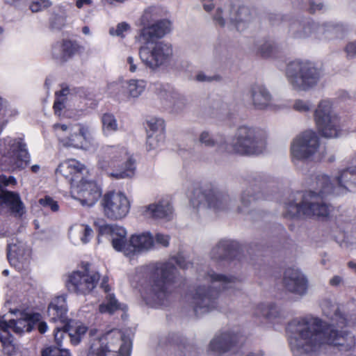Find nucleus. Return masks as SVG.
I'll use <instances>...</instances> for the list:
<instances>
[{"mask_svg": "<svg viewBox=\"0 0 356 356\" xmlns=\"http://www.w3.org/2000/svg\"><path fill=\"white\" fill-rule=\"evenodd\" d=\"M334 183L346 191H356V165L341 170L334 176Z\"/></svg>", "mask_w": 356, "mask_h": 356, "instance_id": "33", "label": "nucleus"}, {"mask_svg": "<svg viewBox=\"0 0 356 356\" xmlns=\"http://www.w3.org/2000/svg\"><path fill=\"white\" fill-rule=\"evenodd\" d=\"M39 204L45 209H50L52 212H57L59 210V205L57 201L50 196H45L39 200Z\"/></svg>", "mask_w": 356, "mask_h": 356, "instance_id": "48", "label": "nucleus"}, {"mask_svg": "<svg viewBox=\"0 0 356 356\" xmlns=\"http://www.w3.org/2000/svg\"><path fill=\"white\" fill-rule=\"evenodd\" d=\"M96 330H90L91 337L87 356H129L131 341L118 330H112L95 338Z\"/></svg>", "mask_w": 356, "mask_h": 356, "instance_id": "8", "label": "nucleus"}, {"mask_svg": "<svg viewBox=\"0 0 356 356\" xmlns=\"http://www.w3.org/2000/svg\"><path fill=\"white\" fill-rule=\"evenodd\" d=\"M53 129L60 144L65 147L89 152H95L98 147L94 138L95 130L89 123H57L54 124Z\"/></svg>", "mask_w": 356, "mask_h": 356, "instance_id": "5", "label": "nucleus"}, {"mask_svg": "<svg viewBox=\"0 0 356 356\" xmlns=\"http://www.w3.org/2000/svg\"><path fill=\"white\" fill-rule=\"evenodd\" d=\"M52 5L50 0H31L29 3V9L33 13L41 12Z\"/></svg>", "mask_w": 356, "mask_h": 356, "instance_id": "47", "label": "nucleus"}, {"mask_svg": "<svg viewBox=\"0 0 356 356\" xmlns=\"http://www.w3.org/2000/svg\"><path fill=\"white\" fill-rule=\"evenodd\" d=\"M41 319H42V316H40V321L34 323L33 327L37 326V327L40 333H44L47 330L48 326H47V323L45 322L41 321Z\"/></svg>", "mask_w": 356, "mask_h": 356, "instance_id": "58", "label": "nucleus"}, {"mask_svg": "<svg viewBox=\"0 0 356 356\" xmlns=\"http://www.w3.org/2000/svg\"><path fill=\"white\" fill-rule=\"evenodd\" d=\"M99 279V273L90 269L88 265H86L68 275L66 286L72 293L86 296L95 289Z\"/></svg>", "mask_w": 356, "mask_h": 356, "instance_id": "16", "label": "nucleus"}, {"mask_svg": "<svg viewBox=\"0 0 356 356\" xmlns=\"http://www.w3.org/2000/svg\"><path fill=\"white\" fill-rule=\"evenodd\" d=\"M345 56L348 60L356 58V40L348 41L343 47Z\"/></svg>", "mask_w": 356, "mask_h": 356, "instance_id": "51", "label": "nucleus"}, {"mask_svg": "<svg viewBox=\"0 0 356 356\" xmlns=\"http://www.w3.org/2000/svg\"><path fill=\"white\" fill-rule=\"evenodd\" d=\"M312 107L311 102L300 99H296L293 104V108L295 111L302 113L310 111Z\"/></svg>", "mask_w": 356, "mask_h": 356, "instance_id": "49", "label": "nucleus"}, {"mask_svg": "<svg viewBox=\"0 0 356 356\" xmlns=\"http://www.w3.org/2000/svg\"><path fill=\"white\" fill-rule=\"evenodd\" d=\"M330 284L333 286H339L342 282V277L339 275H335L330 280Z\"/></svg>", "mask_w": 356, "mask_h": 356, "instance_id": "60", "label": "nucleus"}, {"mask_svg": "<svg viewBox=\"0 0 356 356\" xmlns=\"http://www.w3.org/2000/svg\"><path fill=\"white\" fill-rule=\"evenodd\" d=\"M289 31L291 35L298 39L313 38L320 40H329L338 38L345 31L342 24L326 22L319 24L311 19H305L293 22Z\"/></svg>", "mask_w": 356, "mask_h": 356, "instance_id": "11", "label": "nucleus"}, {"mask_svg": "<svg viewBox=\"0 0 356 356\" xmlns=\"http://www.w3.org/2000/svg\"><path fill=\"white\" fill-rule=\"evenodd\" d=\"M232 145L234 150L238 154H259L266 147V136L261 129L242 125L237 129Z\"/></svg>", "mask_w": 356, "mask_h": 356, "instance_id": "12", "label": "nucleus"}, {"mask_svg": "<svg viewBox=\"0 0 356 356\" xmlns=\"http://www.w3.org/2000/svg\"><path fill=\"white\" fill-rule=\"evenodd\" d=\"M8 107L7 102L0 97V111L6 109Z\"/></svg>", "mask_w": 356, "mask_h": 356, "instance_id": "63", "label": "nucleus"}, {"mask_svg": "<svg viewBox=\"0 0 356 356\" xmlns=\"http://www.w3.org/2000/svg\"><path fill=\"white\" fill-rule=\"evenodd\" d=\"M165 135L147 134L146 149L147 151L156 150L163 144Z\"/></svg>", "mask_w": 356, "mask_h": 356, "instance_id": "46", "label": "nucleus"}, {"mask_svg": "<svg viewBox=\"0 0 356 356\" xmlns=\"http://www.w3.org/2000/svg\"><path fill=\"white\" fill-rule=\"evenodd\" d=\"M147 218L170 220L173 216V208L168 199L163 198L143 208Z\"/></svg>", "mask_w": 356, "mask_h": 356, "instance_id": "26", "label": "nucleus"}, {"mask_svg": "<svg viewBox=\"0 0 356 356\" xmlns=\"http://www.w3.org/2000/svg\"><path fill=\"white\" fill-rule=\"evenodd\" d=\"M254 200L255 197L252 195V193L250 190L244 191L241 197V205L238 206V211L241 213H248L250 208Z\"/></svg>", "mask_w": 356, "mask_h": 356, "instance_id": "44", "label": "nucleus"}, {"mask_svg": "<svg viewBox=\"0 0 356 356\" xmlns=\"http://www.w3.org/2000/svg\"><path fill=\"white\" fill-rule=\"evenodd\" d=\"M61 327L58 325L54 328V339L58 347H48L45 348L42 356H71L68 349L61 348L63 341L68 337L67 331V323L60 324Z\"/></svg>", "mask_w": 356, "mask_h": 356, "instance_id": "31", "label": "nucleus"}, {"mask_svg": "<svg viewBox=\"0 0 356 356\" xmlns=\"http://www.w3.org/2000/svg\"><path fill=\"white\" fill-rule=\"evenodd\" d=\"M70 193L74 199L78 200L83 206L87 207L93 206L102 195L99 186L86 178L81 179L76 184H73Z\"/></svg>", "mask_w": 356, "mask_h": 356, "instance_id": "20", "label": "nucleus"}, {"mask_svg": "<svg viewBox=\"0 0 356 356\" xmlns=\"http://www.w3.org/2000/svg\"><path fill=\"white\" fill-rule=\"evenodd\" d=\"M200 142L209 147H215L219 152L227 149L225 139L222 137L214 138L208 131H202L199 138Z\"/></svg>", "mask_w": 356, "mask_h": 356, "instance_id": "38", "label": "nucleus"}, {"mask_svg": "<svg viewBox=\"0 0 356 356\" xmlns=\"http://www.w3.org/2000/svg\"><path fill=\"white\" fill-rule=\"evenodd\" d=\"M285 74L291 88L296 91H308L317 86L321 78V72L315 65L306 60L290 61Z\"/></svg>", "mask_w": 356, "mask_h": 356, "instance_id": "9", "label": "nucleus"}, {"mask_svg": "<svg viewBox=\"0 0 356 356\" xmlns=\"http://www.w3.org/2000/svg\"><path fill=\"white\" fill-rule=\"evenodd\" d=\"M88 172L86 165L75 159H67L60 163L56 168V173L63 175L71 184H77Z\"/></svg>", "mask_w": 356, "mask_h": 356, "instance_id": "23", "label": "nucleus"}, {"mask_svg": "<svg viewBox=\"0 0 356 356\" xmlns=\"http://www.w3.org/2000/svg\"><path fill=\"white\" fill-rule=\"evenodd\" d=\"M241 337L238 333L228 330L216 335L210 342V350L221 354L232 350L239 342Z\"/></svg>", "mask_w": 356, "mask_h": 356, "instance_id": "25", "label": "nucleus"}, {"mask_svg": "<svg viewBox=\"0 0 356 356\" xmlns=\"http://www.w3.org/2000/svg\"><path fill=\"white\" fill-rule=\"evenodd\" d=\"M190 201L194 207L202 206L215 211L228 209L232 203V198L227 194L213 189L202 191L201 188H195L193 191Z\"/></svg>", "mask_w": 356, "mask_h": 356, "instance_id": "18", "label": "nucleus"}, {"mask_svg": "<svg viewBox=\"0 0 356 356\" xmlns=\"http://www.w3.org/2000/svg\"><path fill=\"white\" fill-rule=\"evenodd\" d=\"M154 237V245L156 243L163 246L167 247L169 245L170 237L168 235H165L163 234H156Z\"/></svg>", "mask_w": 356, "mask_h": 356, "instance_id": "54", "label": "nucleus"}, {"mask_svg": "<svg viewBox=\"0 0 356 356\" xmlns=\"http://www.w3.org/2000/svg\"><path fill=\"white\" fill-rule=\"evenodd\" d=\"M156 93L161 104L172 114L182 113L187 108L186 98L168 85H156Z\"/></svg>", "mask_w": 356, "mask_h": 356, "instance_id": "19", "label": "nucleus"}, {"mask_svg": "<svg viewBox=\"0 0 356 356\" xmlns=\"http://www.w3.org/2000/svg\"><path fill=\"white\" fill-rule=\"evenodd\" d=\"M97 165L117 179L131 178L136 171L135 160L127 148L121 145L104 147L98 156Z\"/></svg>", "mask_w": 356, "mask_h": 356, "instance_id": "6", "label": "nucleus"}, {"mask_svg": "<svg viewBox=\"0 0 356 356\" xmlns=\"http://www.w3.org/2000/svg\"><path fill=\"white\" fill-rule=\"evenodd\" d=\"M127 65L128 66V70L130 72L135 73L138 72V62L137 60L134 58L133 56L127 57Z\"/></svg>", "mask_w": 356, "mask_h": 356, "instance_id": "55", "label": "nucleus"}, {"mask_svg": "<svg viewBox=\"0 0 356 356\" xmlns=\"http://www.w3.org/2000/svg\"><path fill=\"white\" fill-rule=\"evenodd\" d=\"M324 148L320 139L312 130H306L297 135L291 144V155L293 162L309 159H320L323 156Z\"/></svg>", "mask_w": 356, "mask_h": 356, "instance_id": "14", "label": "nucleus"}, {"mask_svg": "<svg viewBox=\"0 0 356 356\" xmlns=\"http://www.w3.org/2000/svg\"><path fill=\"white\" fill-rule=\"evenodd\" d=\"M176 263L180 268L183 269L188 268L191 266V264L186 261V259L181 256H178L176 258Z\"/></svg>", "mask_w": 356, "mask_h": 356, "instance_id": "57", "label": "nucleus"}, {"mask_svg": "<svg viewBox=\"0 0 356 356\" xmlns=\"http://www.w3.org/2000/svg\"><path fill=\"white\" fill-rule=\"evenodd\" d=\"M250 10L245 6L240 7L237 10L231 14L228 18L227 13L218 8L213 17L215 23L220 26H225L227 23H230L239 31H243L248 28L252 21Z\"/></svg>", "mask_w": 356, "mask_h": 356, "instance_id": "21", "label": "nucleus"}, {"mask_svg": "<svg viewBox=\"0 0 356 356\" xmlns=\"http://www.w3.org/2000/svg\"><path fill=\"white\" fill-rule=\"evenodd\" d=\"M323 6L321 3L318 2V3H314V2H311L310 3V10L312 12H316L317 10H320L323 8Z\"/></svg>", "mask_w": 356, "mask_h": 356, "instance_id": "62", "label": "nucleus"}, {"mask_svg": "<svg viewBox=\"0 0 356 356\" xmlns=\"http://www.w3.org/2000/svg\"><path fill=\"white\" fill-rule=\"evenodd\" d=\"M150 273V296L153 299L162 300L172 291L179 280L177 270L172 262L158 263L147 267Z\"/></svg>", "mask_w": 356, "mask_h": 356, "instance_id": "10", "label": "nucleus"}, {"mask_svg": "<svg viewBox=\"0 0 356 356\" xmlns=\"http://www.w3.org/2000/svg\"><path fill=\"white\" fill-rule=\"evenodd\" d=\"M219 76H207L204 72H200L195 75V80L200 82H211L213 80H218Z\"/></svg>", "mask_w": 356, "mask_h": 356, "instance_id": "56", "label": "nucleus"}, {"mask_svg": "<svg viewBox=\"0 0 356 356\" xmlns=\"http://www.w3.org/2000/svg\"><path fill=\"white\" fill-rule=\"evenodd\" d=\"M102 288L104 289V290L106 293H108L110 291V288L104 280H103V282L102 283Z\"/></svg>", "mask_w": 356, "mask_h": 356, "instance_id": "64", "label": "nucleus"}, {"mask_svg": "<svg viewBox=\"0 0 356 356\" xmlns=\"http://www.w3.org/2000/svg\"><path fill=\"white\" fill-rule=\"evenodd\" d=\"M158 10L152 7L147 9L141 17L143 29L140 30L138 40L143 43L139 49V56L144 65L156 70L167 63L172 56L170 44L158 41L170 31L171 22L168 19L157 21L149 26V22L157 17Z\"/></svg>", "mask_w": 356, "mask_h": 356, "instance_id": "2", "label": "nucleus"}, {"mask_svg": "<svg viewBox=\"0 0 356 356\" xmlns=\"http://www.w3.org/2000/svg\"><path fill=\"white\" fill-rule=\"evenodd\" d=\"M283 282L286 289L289 291L300 296L307 293V280L298 269H287L284 273Z\"/></svg>", "mask_w": 356, "mask_h": 356, "instance_id": "24", "label": "nucleus"}, {"mask_svg": "<svg viewBox=\"0 0 356 356\" xmlns=\"http://www.w3.org/2000/svg\"><path fill=\"white\" fill-rule=\"evenodd\" d=\"M129 29L130 26L127 23L121 22L117 25L116 28H111L109 33L113 36H120L123 38Z\"/></svg>", "mask_w": 356, "mask_h": 356, "instance_id": "50", "label": "nucleus"}, {"mask_svg": "<svg viewBox=\"0 0 356 356\" xmlns=\"http://www.w3.org/2000/svg\"><path fill=\"white\" fill-rule=\"evenodd\" d=\"M67 331L72 345H78L88 331V327L81 322L67 323Z\"/></svg>", "mask_w": 356, "mask_h": 356, "instance_id": "37", "label": "nucleus"}, {"mask_svg": "<svg viewBox=\"0 0 356 356\" xmlns=\"http://www.w3.org/2000/svg\"><path fill=\"white\" fill-rule=\"evenodd\" d=\"M120 305L114 296L108 293L106 298V300L102 302L99 307V311L102 314L114 313L116 310L119 309Z\"/></svg>", "mask_w": 356, "mask_h": 356, "instance_id": "42", "label": "nucleus"}, {"mask_svg": "<svg viewBox=\"0 0 356 356\" xmlns=\"http://www.w3.org/2000/svg\"><path fill=\"white\" fill-rule=\"evenodd\" d=\"M0 204L5 205L15 217H21L26 212L25 205L19 194L1 188Z\"/></svg>", "mask_w": 356, "mask_h": 356, "instance_id": "29", "label": "nucleus"}, {"mask_svg": "<svg viewBox=\"0 0 356 356\" xmlns=\"http://www.w3.org/2000/svg\"><path fill=\"white\" fill-rule=\"evenodd\" d=\"M17 184V180L13 176L7 177L4 175L0 176V193H1V188L4 189V187L8 186H15Z\"/></svg>", "mask_w": 356, "mask_h": 356, "instance_id": "53", "label": "nucleus"}, {"mask_svg": "<svg viewBox=\"0 0 356 356\" xmlns=\"http://www.w3.org/2000/svg\"><path fill=\"white\" fill-rule=\"evenodd\" d=\"M257 51L264 58H268L274 55L276 51L275 44L270 41H261L257 44Z\"/></svg>", "mask_w": 356, "mask_h": 356, "instance_id": "45", "label": "nucleus"}, {"mask_svg": "<svg viewBox=\"0 0 356 356\" xmlns=\"http://www.w3.org/2000/svg\"><path fill=\"white\" fill-rule=\"evenodd\" d=\"M69 236L74 244H86L92 238L93 230L88 225L75 224L70 227Z\"/></svg>", "mask_w": 356, "mask_h": 356, "instance_id": "35", "label": "nucleus"}, {"mask_svg": "<svg viewBox=\"0 0 356 356\" xmlns=\"http://www.w3.org/2000/svg\"><path fill=\"white\" fill-rule=\"evenodd\" d=\"M275 307L271 305L261 304L257 307V314L270 318L274 315Z\"/></svg>", "mask_w": 356, "mask_h": 356, "instance_id": "52", "label": "nucleus"}, {"mask_svg": "<svg viewBox=\"0 0 356 356\" xmlns=\"http://www.w3.org/2000/svg\"><path fill=\"white\" fill-rule=\"evenodd\" d=\"M76 50V45L72 41L63 40L52 47V55L55 59L63 62L73 56Z\"/></svg>", "mask_w": 356, "mask_h": 356, "instance_id": "36", "label": "nucleus"}, {"mask_svg": "<svg viewBox=\"0 0 356 356\" xmlns=\"http://www.w3.org/2000/svg\"><path fill=\"white\" fill-rule=\"evenodd\" d=\"M232 246L231 241L221 240L212 249L211 256L215 259H225L229 254Z\"/></svg>", "mask_w": 356, "mask_h": 356, "instance_id": "40", "label": "nucleus"}, {"mask_svg": "<svg viewBox=\"0 0 356 356\" xmlns=\"http://www.w3.org/2000/svg\"><path fill=\"white\" fill-rule=\"evenodd\" d=\"M314 120L321 134L326 138H337L340 136L339 120L332 111L330 100L321 101L314 112Z\"/></svg>", "mask_w": 356, "mask_h": 356, "instance_id": "17", "label": "nucleus"}, {"mask_svg": "<svg viewBox=\"0 0 356 356\" xmlns=\"http://www.w3.org/2000/svg\"><path fill=\"white\" fill-rule=\"evenodd\" d=\"M67 312L65 295L55 297L50 302L47 311L50 321L60 324L67 323Z\"/></svg>", "mask_w": 356, "mask_h": 356, "instance_id": "30", "label": "nucleus"}, {"mask_svg": "<svg viewBox=\"0 0 356 356\" xmlns=\"http://www.w3.org/2000/svg\"><path fill=\"white\" fill-rule=\"evenodd\" d=\"M334 183L346 191H356V165L341 170L334 176Z\"/></svg>", "mask_w": 356, "mask_h": 356, "instance_id": "34", "label": "nucleus"}, {"mask_svg": "<svg viewBox=\"0 0 356 356\" xmlns=\"http://www.w3.org/2000/svg\"><path fill=\"white\" fill-rule=\"evenodd\" d=\"M204 10L207 12L211 11L214 8L213 0H201Z\"/></svg>", "mask_w": 356, "mask_h": 356, "instance_id": "59", "label": "nucleus"}, {"mask_svg": "<svg viewBox=\"0 0 356 356\" xmlns=\"http://www.w3.org/2000/svg\"><path fill=\"white\" fill-rule=\"evenodd\" d=\"M102 234L110 235L113 248L131 257L138 253L147 252L154 247V237L149 232L133 234L127 243V231L120 226L106 225L101 227Z\"/></svg>", "mask_w": 356, "mask_h": 356, "instance_id": "7", "label": "nucleus"}, {"mask_svg": "<svg viewBox=\"0 0 356 356\" xmlns=\"http://www.w3.org/2000/svg\"><path fill=\"white\" fill-rule=\"evenodd\" d=\"M147 81L144 79H130L124 82L122 86L123 97L122 99L129 102L135 101L145 92Z\"/></svg>", "mask_w": 356, "mask_h": 356, "instance_id": "32", "label": "nucleus"}, {"mask_svg": "<svg viewBox=\"0 0 356 356\" xmlns=\"http://www.w3.org/2000/svg\"><path fill=\"white\" fill-rule=\"evenodd\" d=\"M0 165L6 170H21L29 161L26 145L21 138L0 139Z\"/></svg>", "mask_w": 356, "mask_h": 356, "instance_id": "13", "label": "nucleus"}, {"mask_svg": "<svg viewBox=\"0 0 356 356\" xmlns=\"http://www.w3.org/2000/svg\"><path fill=\"white\" fill-rule=\"evenodd\" d=\"M31 257V250L26 243L13 240L8 246V258L12 265L20 268L26 264Z\"/></svg>", "mask_w": 356, "mask_h": 356, "instance_id": "28", "label": "nucleus"}, {"mask_svg": "<svg viewBox=\"0 0 356 356\" xmlns=\"http://www.w3.org/2000/svg\"><path fill=\"white\" fill-rule=\"evenodd\" d=\"M69 95V89L67 88H63L56 92V100L54 104V110L56 115H61L63 111L65 108V104Z\"/></svg>", "mask_w": 356, "mask_h": 356, "instance_id": "41", "label": "nucleus"}, {"mask_svg": "<svg viewBox=\"0 0 356 356\" xmlns=\"http://www.w3.org/2000/svg\"><path fill=\"white\" fill-rule=\"evenodd\" d=\"M100 206L104 216L111 220L125 218L131 209V202L127 195L120 191H109L102 197Z\"/></svg>", "mask_w": 356, "mask_h": 356, "instance_id": "15", "label": "nucleus"}, {"mask_svg": "<svg viewBox=\"0 0 356 356\" xmlns=\"http://www.w3.org/2000/svg\"><path fill=\"white\" fill-rule=\"evenodd\" d=\"M249 95L255 109L266 111L273 108L272 95L264 85H252L249 90Z\"/></svg>", "mask_w": 356, "mask_h": 356, "instance_id": "27", "label": "nucleus"}, {"mask_svg": "<svg viewBox=\"0 0 356 356\" xmlns=\"http://www.w3.org/2000/svg\"><path fill=\"white\" fill-rule=\"evenodd\" d=\"M102 134L108 136L119 130V124L115 115L104 113L101 118Z\"/></svg>", "mask_w": 356, "mask_h": 356, "instance_id": "39", "label": "nucleus"}, {"mask_svg": "<svg viewBox=\"0 0 356 356\" xmlns=\"http://www.w3.org/2000/svg\"><path fill=\"white\" fill-rule=\"evenodd\" d=\"M204 280L207 286L198 285L195 290L186 297V301L192 307L196 316L207 314L216 307V298L220 291L234 287L238 280L232 275H225L208 270L204 275Z\"/></svg>", "mask_w": 356, "mask_h": 356, "instance_id": "4", "label": "nucleus"}, {"mask_svg": "<svg viewBox=\"0 0 356 356\" xmlns=\"http://www.w3.org/2000/svg\"><path fill=\"white\" fill-rule=\"evenodd\" d=\"M321 307L323 315L331 321L330 323L309 315L295 318L288 324V340L294 355L316 353L325 346L337 348L340 351H348L356 346V339L350 332L335 327L354 325L356 316L342 314L338 305L330 299H323Z\"/></svg>", "mask_w": 356, "mask_h": 356, "instance_id": "1", "label": "nucleus"}, {"mask_svg": "<svg viewBox=\"0 0 356 356\" xmlns=\"http://www.w3.org/2000/svg\"><path fill=\"white\" fill-rule=\"evenodd\" d=\"M92 3V0H76V6L81 9L84 6H90Z\"/></svg>", "mask_w": 356, "mask_h": 356, "instance_id": "61", "label": "nucleus"}, {"mask_svg": "<svg viewBox=\"0 0 356 356\" xmlns=\"http://www.w3.org/2000/svg\"><path fill=\"white\" fill-rule=\"evenodd\" d=\"M334 184L325 175H318L314 190L307 193L302 200L300 195H290L284 204V215L286 218L326 217L330 213L329 207L322 202V198L332 192Z\"/></svg>", "mask_w": 356, "mask_h": 356, "instance_id": "3", "label": "nucleus"}, {"mask_svg": "<svg viewBox=\"0 0 356 356\" xmlns=\"http://www.w3.org/2000/svg\"><path fill=\"white\" fill-rule=\"evenodd\" d=\"M164 120L161 118H152L147 122V134L165 135Z\"/></svg>", "mask_w": 356, "mask_h": 356, "instance_id": "43", "label": "nucleus"}, {"mask_svg": "<svg viewBox=\"0 0 356 356\" xmlns=\"http://www.w3.org/2000/svg\"><path fill=\"white\" fill-rule=\"evenodd\" d=\"M40 319V314H33L32 315L24 314L22 318L17 320H10L8 322L2 318L0 319V327L3 335H6V333H8L10 336L11 344L14 346L10 330H13L17 334L30 332L33 328L34 323L39 321Z\"/></svg>", "mask_w": 356, "mask_h": 356, "instance_id": "22", "label": "nucleus"}]
</instances>
